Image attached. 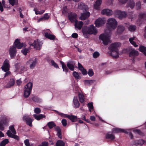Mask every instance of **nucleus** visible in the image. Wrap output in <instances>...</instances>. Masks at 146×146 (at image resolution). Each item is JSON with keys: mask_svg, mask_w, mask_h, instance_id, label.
<instances>
[{"mask_svg": "<svg viewBox=\"0 0 146 146\" xmlns=\"http://www.w3.org/2000/svg\"><path fill=\"white\" fill-rule=\"evenodd\" d=\"M101 13L103 15H106L107 16H110L112 14L113 12L111 10L105 9L102 10Z\"/></svg>", "mask_w": 146, "mask_h": 146, "instance_id": "22", "label": "nucleus"}, {"mask_svg": "<svg viewBox=\"0 0 146 146\" xmlns=\"http://www.w3.org/2000/svg\"><path fill=\"white\" fill-rule=\"evenodd\" d=\"M13 46H14L16 48L17 47L18 49H21L24 45L23 43H21L20 42L19 40L16 39L14 42V45Z\"/></svg>", "mask_w": 146, "mask_h": 146, "instance_id": "19", "label": "nucleus"}, {"mask_svg": "<svg viewBox=\"0 0 146 146\" xmlns=\"http://www.w3.org/2000/svg\"><path fill=\"white\" fill-rule=\"evenodd\" d=\"M9 130L13 134H16V133L13 125L10 126L9 127Z\"/></svg>", "mask_w": 146, "mask_h": 146, "instance_id": "45", "label": "nucleus"}, {"mask_svg": "<svg viewBox=\"0 0 146 146\" xmlns=\"http://www.w3.org/2000/svg\"><path fill=\"white\" fill-rule=\"evenodd\" d=\"M88 107L89 108L93 109V106L92 103H89L88 104Z\"/></svg>", "mask_w": 146, "mask_h": 146, "instance_id": "64", "label": "nucleus"}, {"mask_svg": "<svg viewBox=\"0 0 146 146\" xmlns=\"http://www.w3.org/2000/svg\"><path fill=\"white\" fill-rule=\"evenodd\" d=\"M136 29V27L135 25H130L128 27V29L130 31H135Z\"/></svg>", "mask_w": 146, "mask_h": 146, "instance_id": "51", "label": "nucleus"}, {"mask_svg": "<svg viewBox=\"0 0 146 146\" xmlns=\"http://www.w3.org/2000/svg\"><path fill=\"white\" fill-rule=\"evenodd\" d=\"M73 103L75 108H78L80 106V104L76 96H74L73 100Z\"/></svg>", "mask_w": 146, "mask_h": 146, "instance_id": "30", "label": "nucleus"}, {"mask_svg": "<svg viewBox=\"0 0 146 146\" xmlns=\"http://www.w3.org/2000/svg\"><path fill=\"white\" fill-rule=\"evenodd\" d=\"M60 63L62 64V68L63 69V71L66 73L67 72H68V69L66 67V65L64 64V63L63 62L61 61Z\"/></svg>", "mask_w": 146, "mask_h": 146, "instance_id": "40", "label": "nucleus"}, {"mask_svg": "<svg viewBox=\"0 0 146 146\" xmlns=\"http://www.w3.org/2000/svg\"><path fill=\"white\" fill-rule=\"evenodd\" d=\"M117 22L113 18L108 19L107 22V27L110 31H113L115 29L117 26Z\"/></svg>", "mask_w": 146, "mask_h": 146, "instance_id": "3", "label": "nucleus"}, {"mask_svg": "<svg viewBox=\"0 0 146 146\" xmlns=\"http://www.w3.org/2000/svg\"><path fill=\"white\" fill-rule=\"evenodd\" d=\"M34 116L35 119L38 120H39L42 118L45 117V116L42 114H40L38 115L36 114H34Z\"/></svg>", "mask_w": 146, "mask_h": 146, "instance_id": "38", "label": "nucleus"}, {"mask_svg": "<svg viewBox=\"0 0 146 146\" xmlns=\"http://www.w3.org/2000/svg\"><path fill=\"white\" fill-rule=\"evenodd\" d=\"M110 34L105 33L99 36V39L102 40L104 45H107L108 43L111 42L110 40Z\"/></svg>", "mask_w": 146, "mask_h": 146, "instance_id": "4", "label": "nucleus"}, {"mask_svg": "<svg viewBox=\"0 0 146 146\" xmlns=\"http://www.w3.org/2000/svg\"><path fill=\"white\" fill-rule=\"evenodd\" d=\"M74 64L72 62H68L67 64L68 67L72 71H73L74 70Z\"/></svg>", "mask_w": 146, "mask_h": 146, "instance_id": "33", "label": "nucleus"}, {"mask_svg": "<svg viewBox=\"0 0 146 146\" xmlns=\"http://www.w3.org/2000/svg\"><path fill=\"white\" fill-rule=\"evenodd\" d=\"M78 35L77 33H73L72 35V36L73 38H76L78 37Z\"/></svg>", "mask_w": 146, "mask_h": 146, "instance_id": "63", "label": "nucleus"}, {"mask_svg": "<svg viewBox=\"0 0 146 146\" xmlns=\"http://www.w3.org/2000/svg\"><path fill=\"white\" fill-rule=\"evenodd\" d=\"M15 83V79L13 78H11L10 79L5 87L6 88H10L13 86L14 85Z\"/></svg>", "mask_w": 146, "mask_h": 146, "instance_id": "23", "label": "nucleus"}, {"mask_svg": "<svg viewBox=\"0 0 146 146\" xmlns=\"http://www.w3.org/2000/svg\"><path fill=\"white\" fill-rule=\"evenodd\" d=\"M124 27L121 25H119L118 26L117 29V32L118 33H122L124 30Z\"/></svg>", "mask_w": 146, "mask_h": 146, "instance_id": "42", "label": "nucleus"}, {"mask_svg": "<svg viewBox=\"0 0 146 146\" xmlns=\"http://www.w3.org/2000/svg\"><path fill=\"white\" fill-rule=\"evenodd\" d=\"M139 17L140 18L146 19V13H140L139 14Z\"/></svg>", "mask_w": 146, "mask_h": 146, "instance_id": "49", "label": "nucleus"}, {"mask_svg": "<svg viewBox=\"0 0 146 146\" xmlns=\"http://www.w3.org/2000/svg\"><path fill=\"white\" fill-rule=\"evenodd\" d=\"M0 130L3 131L4 129V125H6L8 121V118L5 115L1 116L0 117Z\"/></svg>", "mask_w": 146, "mask_h": 146, "instance_id": "7", "label": "nucleus"}, {"mask_svg": "<svg viewBox=\"0 0 146 146\" xmlns=\"http://www.w3.org/2000/svg\"><path fill=\"white\" fill-rule=\"evenodd\" d=\"M32 99L34 101L38 103L41 102L42 101V100L41 99L36 96L33 97Z\"/></svg>", "mask_w": 146, "mask_h": 146, "instance_id": "44", "label": "nucleus"}, {"mask_svg": "<svg viewBox=\"0 0 146 146\" xmlns=\"http://www.w3.org/2000/svg\"><path fill=\"white\" fill-rule=\"evenodd\" d=\"M82 32L84 36L88 38L89 35H95L98 32V31L95 27L91 25L88 26L84 27L82 29Z\"/></svg>", "mask_w": 146, "mask_h": 146, "instance_id": "1", "label": "nucleus"}, {"mask_svg": "<svg viewBox=\"0 0 146 146\" xmlns=\"http://www.w3.org/2000/svg\"><path fill=\"white\" fill-rule=\"evenodd\" d=\"M135 5V3L133 0H128L127 5V7L133 9Z\"/></svg>", "mask_w": 146, "mask_h": 146, "instance_id": "29", "label": "nucleus"}, {"mask_svg": "<svg viewBox=\"0 0 146 146\" xmlns=\"http://www.w3.org/2000/svg\"><path fill=\"white\" fill-rule=\"evenodd\" d=\"M33 84L31 82H29L25 86L24 91V96L25 98H28L31 92Z\"/></svg>", "mask_w": 146, "mask_h": 146, "instance_id": "5", "label": "nucleus"}, {"mask_svg": "<svg viewBox=\"0 0 146 146\" xmlns=\"http://www.w3.org/2000/svg\"><path fill=\"white\" fill-rule=\"evenodd\" d=\"M90 15V13L89 12L82 13L79 19L81 20H84L88 18Z\"/></svg>", "mask_w": 146, "mask_h": 146, "instance_id": "20", "label": "nucleus"}, {"mask_svg": "<svg viewBox=\"0 0 146 146\" xmlns=\"http://www.w3.org/2000/svg\"><path fill=\"white\" fill-rule=\"evenodd\" d=\"M42 32L46 38L50 40H54L55 38V36L51 34V32L49 29L44 30Z\"/></svg>", "mask_w": 146, "mask_h": 146, "instance_id": "8", "label": "nucleus"}, {"mask_svg": "<svg viewBox=\"0 0 146 146\" xmlns=\"http://www.w3.org/2000/svg\"><path fill=\"white\" fill-rule=\"evenodd\" d=\"M106 139H110L111 140H113L115 138L114 135L110 132H108L106 134Z\"/></svg>", "mask_w": 146, "mask_h": 146, "instance_id": "31", "label": "nucleus"}, {"mask_svg": "<svg viewBox=\"0 0 146 146\" xmlns=\"http://www.w3.org/2000/svg\"><path fill=\"white\" fill-rule=\"evenodd\" d=\"M90 76H92L94 74V72L92 69H89L88 73Z\"/></svg>", "mask_w": 146, "mask_h": 146, "instance_id": "56", "label": "nucleus"}, {"mask_svg": "<svg viewBox=\"0 0 146 146\" xmlns=\"http://www.w3.org/2000/svg\"><path fill=\"white\" fill-rule=\"evenodd\" d=\"M34 10L35 11V14L36 15L42 14L45 11L44 10H42L40 11H39L36 9H35Z\"/></svg>", "mask_w": 146, "mask_h": 146, "instance_id": "46", "label": "nucleus"}, {"mask_svg": "<svg viewBox=\"0 0 146 146\" xmlns=\"http://www.w3.org/2000/svg\"><path fill=\"white\" fill-rule=\"evenodd\" d=\"M30 47L33 46L34 48H35L36 50H40L41 47L42 43L41 42L39 41L38 40H35L33 44L29 43Z\"/></svg>", "mask_w": 146, "mask_h": 146, "instance_id": "9", "label": "nucleus"}, {"mask_svg": "<svg viewBox=\"0 0 146 146\" xmlns=\"http://www.w3.org/2000/svg\"><path fill=\"white\" fill-rule=\"evenodd\" d=\"M9 4L12 6L17 5L18 4V0H9Z\"/></svg>", "mask_w": 146, "mask_h": 146, "instance_id": "43", "label": "nucleus"}, {"mask_svg": "<svg viewBox=\"0 0 146 146\" xmlns=\"http://www.w3.org/2000/svg\"><path fill=\"white\" fill-rule=\"evenodd\" d=\"M144 143V140L139 139L133 141L131 145L132 146H141Z\"/></svg>", "mask_w": 146, "mask_h": 146, "instance_id": "17", "label": "nucleus"}, {"mask_svg": "<svg viewBox=\"0 0 146 146\" xmlns=\"http://www.w3.org/2000/svg\"><path fill=\"white\" fill-rule=\"evenodd\" d=\"M24 143L26 146H30V144L29 142V140L28 139L25 140L24 141Z\"/></svg>", "mask_w": 146, "mask_h": 146, "instance_id": "58", "label": "nucleus"}, {"mask_svg": "<svg viewBox=\"0 0 146 146\" xmlns=\"http://www.w3.org/2000/svg\"><path fill=\"white\" fill-rule=\"evenodd\" d=\"M68 17L69 20L71 22H75L76 20L77 17L75 13H70L68 14Z\"/></svg>", "mask_w": 146, "mask_h": 146, "instance_id": "18", "label": "nucleus"}, {"mask_svg": "<svg viewBox=\"0 0 146 146\" xmlns=\"http://www.w3.org/2000/svg\"><path fill=\"white\" fill-rule=\"evenodd\" d=\"M74 23L75 28H77L79 29H81L83 25V22L82 21L78 22L77 20H76Z\"/></svg>", "mask_w": 146, "mask_h": 146, "instance_id": "28", "label": "nucleus"}, {"mask_svg": "<svg viewBox=\"0 0 146 146\" xmlns=\"http://www.w3.org/2000/svg\"><path fill=\"white\" fill-rule=\"evenodd\" d=\"M80 75V73L79 74L76 71H74L73 73V76L77 80H79L81 78Z\"/></svg>", "mask_w": 146, "mask_h": 146, "instance_id": "34", "label": "nucleus"}, {"mask_svg": "<svg viewBox=\"0 0 146 146\" xmlns=\"http://www.w3.org/2000/svg\"><path fill=\"white\" fill-rule=\"evenodd\" d=\"M78 67L79 69L80 70H82V69H83V67L82 66V65L79 62H78Z\"/></svg>", "mask_w": 146, "mask_h": 146, "instance_id": "60", "label": "nucleus"}, {"mask_svg": "<svg viewBox=\"0 0 146 146\" xmlns=\"http://www.w3.org/2000/svg\"><path fill=\"white\" fill-rule=\"evenodd\" d=\"M9 61L7 59H5L3 65L1 68L3 70L6 72L9 70Z\"/></svg>", "mask_w": 146, "mask_h": 146, "instance_id": "12", "label": "nucleus"}, {"mask_svg": "<svg viewBox=\"0 0 146 146\" xmlns=\"http://www.w3.org/2000/svg\"><path fill=\"white\" fill-rule=\"evenodd\" d=\"M25 70V68L24 66H21L20 68L17 69L15 71L19 73H22L24 72Z\"/></svg>", "mask_w": 146, "mask_h": 146, "instance_id": "36", "label": "nucleus"}, {"mask_svg": "<svg viewBox=\"0 0 146 146\" xmlns=\"http://www.w3.org/2000/svg\"><path fill=\"white\" fill-rule=\"evenodd\" d=\"M67 7L66 6L64 7L62 9V13L63 14H65L67 11Z\"/></svg>", "mask_w": 146, "mask_h": 146, "instance_id": "59", "label": "nucleus"}, {"mask_svg": "<svg viewBox=\"0 0 146 146\" xmlns=\"http://www.w3.org/2000/svg\"><path fill=\"white\" fill-rule=\"evenodd\" d=\"M55 131L57 132V135L58 137L60 139L62 138L61 130L59 127H56L54 128Z\"/></svg>", "mask_w": 146, "mask_h": 146, "instance_id": "32", "label": "nucleus"}, {"mask_svg": "<svg viewBox=\"0 0 146 146\" xmlns=\"http://www.w3.org/2000/svg\"><path fill=\"white\" fill-rule=\"evenodd\" d=\"M9 51L11 58H14L17 53L16 48L14 46H12L10 48Z\"/></svg>", "mask_w": 146, "mask_h": 146, "instance_id": "13", "label": "nucleus"}, {"mask_svg": "<svg viewBox=\"0 0 146 146\" xmlns=\"http://www.w3.org/2000/svg\"><path fill=\"white\" fill-rule=\"evenodd\" d=\"M51 62L52 66H53L56 68H59L57 64L53 60H51Z\"/></svg>", "mask_w": 146, "mask_h": 146, "instance_id": "53", "label": "nucleus"}, {"mask_svg": "<svg viewBox=\"0 0 146 146\" xmlns=\"http://www.w3.org/2000/svg\"><path fill=\"white\" fill-rule=\"evenodd\" d=\"M37 62V59L35 58L34 60L30 59L26 62L27 65H29L30 68L31 69H33L35 66Z\"/></svg>", "mask_w": 146, "mask_h": 146, "instance_id": "10", "label": "nucleus"}, {"mask_svg": "<svg viewBox=\"0 0 146 146\" xmlns=\"http://www.w3.org/2000/svg\"><path fill=\"white\" fill-rule=\"evenodd\" d=\"M95 82L94 80H86L85 81V84L87 85H89L92 84L93 83Z\"/></svg>", "mask_w": 146, "mask_h": 146, "instance_id": "50", "label": "nucleus"}, {"mask_svg": "<svg viewBox=\"0 0 146 146\" xmlns=\"http://www.w3.org/2000/svg\"><path fill=\"white\" fill-rule=\"evenodd\" d=\"M55 111L57 113L61 116L62 117H67L72 122H75L77 120L78 118L76 116L65 114L63 113L60 112L56 110H55Z\"/></svg>", "mask_w": 146, "mask_h": 146, "instance_id": "6", "label": "nucleus"}, {"mask_svg": "<svg viewBox=\"0 0 146 146\" xmlns=\"http://www.w3.org/2000/svg\"><path fill=\"white\" fill-rule=\"evenodd\" d=\"M137 40V39L135 37L133 36V37L130 38L129 39V41L130 43L135 47L138 46V45L136 44L135 42Z\"/></svg>", "mask_w": 146, "mask_h": 146, "instance_id": "25", "label": "nucleus"}, {"mask_svg": "<svg viewBox=\"0 0 146 146\" xmlns=\"http://www.w3.org/2000/svg\"><path fill=\"white\" fill-rule=\"evenodd\" d=\"M141 3L139 1H138L136 3V7L137 9L138 10L141 9Z\"/></svg>", "mask_w": 146, "mask_h": 146, "instance_id": "52", "label": "nucleus"}, {"mask_svg": "<svg viewBox=\"0 0 146 146\" xmlns=\"http://www.w3.org/2000/svg\"><path fill=\"white\" fill-rule=\"evenodd\" d=\"M115 14L118 16V17L120 19L125 18L127 16V14L125 12L121 11L119 10L116 11L115 12Z\"/></svg>", "mask_w": 146, "mask_h": 146, "instance_id": "14", "label": "nucleus"}, {"mask_svg": "<svg viewBox=\"0 0 146 146\" xmlns=\"http://www.w3.org/2000/svg\"><path fill=\"white\" fill-rule=\"evenodd\" d=\"M119 43H114L111 44L109 47L110 50V55L114 58H117L119 56L118 48L120 46Z\"/></svg>", "mask_w": 146, "mask_h": 146, "instance_id": "2", "label": "nucleus"}, {"mask_svg": "<svg viewBox=\"0 0 146 146\" xmlns=\"http://www.w3.org/2000/svg\"><path fill=\"white\" fill-rule=\"evenodd\" d=\"M139 51L143 53V54L146 56V47L143 46H141L139 48Z\"/></svg>", "mask_w": 146, "mask_h": 146, "instance_id": "35", "label": "nucleus"}, {"mask_svg": "<svg viewBox=\"0 0 146 146\" xmlns=\"http://www.w3.org/2000/svg\"><path fill=\"white\" fill-rule=\"evenodd\" d=\"M100 55L99 53L98 52H94L93 55V57L94 58H96L98 57Z\"/></svg>", "mask_w": 146, "mask_h": 146, "instance_id": "54", "label": "nucleus"}, {"mask_svg": "<svg viewBox=\"0 0 146 146\" xmlns=\"http://www.w3.org/2000/svg\"><path fill=\"white\" fill-rule=\"evenodd\" d=\"M65 145V143L62 140H59L56 142L55 146H64Z\"/></svg>", "mask_w": 146, "mask_h": 146, "instance_id": "39", "label": "nucleus"}, {"mask_svg": "<svg viewBox=\"0 0 146 146\" xmlns=\"http://www.w3.org/2000/svg\"><path fill=\"white\" fill-rule=\"evenodd\" d=\"M34 112L36 113H39L40 112L41 110L39 108H36L34 110Z\"/></svg>", "mask_w": 146, "mask_h": 146, "instance_id": "57", "label": "nucleus"}, {"mask_svg": "<svg viewBox=\"0 0 146 146\" xmlns=\"http://www.w3.org/2000/svg\"><path fill=\"white\" fill-rule=\"evenodd\" d=\"M9 142V140L7 139H5L3 141L0 143V146H5Z\"/></svg>", "mask_w": 146, "mask_h": 146, "instance_id": "48", "label": "nucleus"}, {"mask_svg": "<svg viewBox=\"0 0 146 146\" xmlns=\"http://www.w3.org/2000/svg\"><path fill=\"white\" fill-rule=\"evenodd\" d=\"M106 23L105 18H99L95 21V24L96 27H99L104 24Z\"/></svg>", "mask_w": 146, "mask_h": 146, "instance_id": "11", "label": "nucleus"}, {"mask_svg": "<svg viewBox=\"0 0 146 146\" xmlns=\"http://www.w3.org/2000/svg\"><path fill=\"white\" fill-rule=\"evenodd\" d=\"M78 7V9L82 10L83 11H86L88 9L87 6L83 3H79Z\"/></svg>", "mask_w": 146, "mask_h": 146, "instance_id": "26", "label": "nucleus"}, {"mask_svg": "<svg viewBox=\"0 0 146 146\" xmlns=\"http://www.w3.org/2000/svg\"><path fill=\"white\" fill-rule=\"evenodd\" d=\"M7 135L9 137L13 138L17 140H19V137L17 135H15V134H13L11 132L10 130H8L7 132Z\"/></svg>", "mask_w": 146, "mask_h": 146, "instance_id": "27", "label": "nucleus"}, {"mask_svg": "<svg viewBox=\"0 0 146 146\" xmlns=\"http://www.w3.org/2000/svg\"><path fill=\"white\" fill-rule=\"evenodd\" d=\"M138 51L133 49L131 50L129 54V56L132 58H134L138 55Z\"/></svg>", "mask_w": 146, "mask_h": 146, "instance_id": "21", "label": "nucleus"}, {"mask_svg": "<svg viewBox=\"0 0 146 146\" xmlns=\"http://www.w3.org/2000/svg\"><path fill=\"white\" fill-rule=\"evenodd\" d=\"M129 130L121 129L118 128H114L112 129V132L113 133H117L120 132H124L125 133H128Z\"/></svg>", "mask_w": 146, "mask_h": 146, "instance_id": "16", "label": "nucleus"}, {"mask_svg": "<svg viewBox=\"0 0 146 146\" xmlns=\"http://www.w3.org/2000/svg\"><path fill=\"white\" fill-rule=\"evenodd\" d=\"M47 125L50 129H51L56 126V125L53 121L49 122L47 123Z\"/></svg>", "mask_w": 146, "mask_h": 146, "instance_id": "41", "label": "nucleus"}, {"mask_svg": "<svg viewBox=\"0 0 146 146\" xmlns=\"http://www.w3.org/2000/svg\"><path fill=\"white\" fill-rule=\"evenodd\" d=\"M102 0H97L94 5V8L96 10L100 9V6L101 5Z\"/></svg>", "mask_w": 146, "mask_h": 146, "instance_id": "24", "label": "nucleus"}, {"mask_svg": "<svg viewBox=\"0 0 146 146\" xmlns=\"http://www.w3.org/2000/svg\"><path fill=\"white\" fill-rule=\"evenodd\" d=\"M30 47H29L27 48H25L21 50V52L25 55H26L28 52L29 50L30 49Z\"/></svg>", "mask_w": 146, "mask_h": 146, "instance_id": "47", "label": "nucleus"}, {"mask_svg": "<svg viewBox=\"0 0 146 146\" xmlns=\"http://www.w3.org/2000/svg\"><path fill=\"white\" fill-rule=\"evenodd\" d=\"M44 19V20L48 19L49 18V16L48 15V14H45L44 15V16L43 17Z\"/></svg>", "mask_w": 146, "mask_h": 146, "instance_id": "61", "label": "nucleus"}, {"mask_svg": "<svg viewBox=\"0 0 146 146\" xmlns=\"http://www.w3.org/2000/svg\"><path fill=\"white\" fill-rule=\"evenodd\" d=\"M23 120L25 121L27 124L31 126L32 119L27 115L25 114L23 117Z\"/></svg>", "mask_w": 146, "mask_h": 146, "instance_id": "15", "label": "nucleus"}, {"mask_svg": "<svg viewBox=\"0 0 146 146\" xmlns=\"http://www.w3.org/2000/svg\"><path fill=\"white\" fill-rule=\"evenodd\" d=\"M78 96L80 102L81 103L84 102L85 99L84 95L82 93H80L78 94Z\"/></svg>", "mask_w": 146, "mask_h": 146, "instance_id": "37", "label": "nucleus"}, {"mask_svg": "<svg viewBox=\"0 0 146 146\" xmlns=\"http://www.w3.org/2000/svg\"><path fill=\"white\" fill-rule=\"evenodd\" d=\"M62 123L63 126H66L67 124V121L65 119H63L61 121Z\"/></svg>", "mask_w": 146, "mask_h": 146, "instance_id": "55", "label": "nucleus"}, {"mask_svg": "<svg viewBox=\"0 0 146 146\" xmlns=\"http://www.w3.org/2000/svg\"><path fill=\"white\" fill-rule=\"evenodd\" d=\"M128 0H118L119 2L121 4H124Z\"/></svg>", "mask_w": 146, "mask_h": 146, "instance_id": "62", "label": "nucleus"}]
</instances>
